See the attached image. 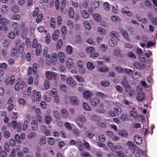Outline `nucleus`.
I'll return each instance as SVG.
<instances>
[{
    "mask_svg": "<svg viewBox=\"0 0 157 157\" xmlns=\"http://www.w3.org/2000/svg\"><path fill=\"white\" fill-rule=\"evenodd\" d=\"M113 111L115 113L118 114L121 113L122 110L120 107L117 106L113 109Z\"/></svg>",
    "mask_w": 157,
    "mask_h": 157,
    "instance_id": "45",
    "label": "nucleus"
},
{
    "mask_svg": "<svg viewBox=\"0 0 157 157\" xmlns=\"http://www.w3.org/2000/svg\"><path fill=\"white\" fill-rule=\"evenodd\" d=\"M91 119L95 122L99 121L100 120V118L98 116L94 115L91 116Z\"/></svg>",
    "mask_w": 157,
    "mask_h": 157,
    "instance_id": "42",
    "label": "nucleus"
},
{
    "mask_svg": "<svg viewBox=\"0 0 157 157\" xmlns=\"http://www.w3.org/2000/svg\"><path fill=\"white\" fill-rule=\"evenodd\" d=\"M68 14L71 18H73L74 16L75 12L73 7H70L69 8L68 11Z\"/></svg>",
    "mask_w": 157,
    "mask_h": 157,
    "instance_id": "23",
    "label": "nucleus"
},
{
    "mask_svg": "<svg viewBox=\"0 0 157 157\" xmlns=\"http://www.w3.org/2000/svg\"><path fill=\"white\" fill-rule=\"evenodd\" d=\"M0 23L2 25L7 26L9 24L10 21L6 18H2L0 19Z\"/></svg>",
    "mask_w": 157,
    "mask_h": 157,
    "instance_id": "15",
    "label": "nucleus"
},
{
    "mask_svg": "<svg viewBox=\"0 0 157 157\" xmlns=\"http://www.w3.org/2000/svg\"><path fill=\"white\" fill-rule=\"evenodd\" d=\"M7 67V65L5 63H3L0 64V70L4 71Z\"/></svg>",
    "mask_w": 157,
    "mask_h": 157,
    "instance_id": "52",
    "label": "nucleus"
},
{
    "mask_svg": "<svg viewBox=\"0 0 157 157\" xmlns=\"http://www.w3.org/2000/svg\"><path fill=\"white\" fill-rule=\"evenodd\" d=\"M96 95L97 97L99 99H105L108 97L107 94L100 91L97 92L96 93Z\"/></svg>",
    "mask_w": 157,
    "mask_h": 157,
    "instance_id": "11",
    "label": "nucleus"
},
{
    "mask_svg": "<svg viewBox=\"0 0 157 157\" xmlns=\"http://www.w3.org/2000/svg\"><path fill=\"white\" fill-rule=\"evenodd\" d=\"M84 27L87 30H90L91 28V24L87 21H85L83 23Z\"/></svg>",
    "mask_w": 157,
    "mask_h": 157,
    "instance_id": "28",
    "label": "nucleus"
},
{
    "mask_svg": "<svg viewBox=\"0 0 157 157\" xmlns=\"http://www.w3.org/2000/svg\"><path fill=\"white\" fill-rule=\"evenodd\" d=\"M98 69L99 71L103 72H106L109 71L108 68L103 65L101 66H99Z\"/></svg>",
    "mask_w": 157,
    "mask_h": 157,
    "instance_id": "17",
    "label": "nucleus"
},
{
    "mask_svg": "<svg viewBox=\"0 0 157 157\" xmlns=\"http://www.w3.org/2000/svg\"><path fill=\"white\" fill-rule=\"evenodd\" d=\"M101 84L104 87H107L109 85L108 82L106 80H104L102 81Z\"/></svg>",
    "mask_w": 157,
    "mask_h": 157,
    "instance_id": "55",
    "label": "nucleus"
},
{
    "mask_svg": "<svg viewBox=\"0 0 157 157\" xmlns=\"http://www.w3.org/2000/svg\"><path fill=\"white\" fill-rule=\"evenodd\" d=\"M110 36L112 39H116V40H119V38L120 35L119 33L116 31H113L110 33Z\"/></svg>",
    "mask_w": 157,
    "mask_h": 157,
    "instance_id": "8",
    "label": "nucleus"
},
{
    "mask_svg": "<svg viewBox=\"0 0 157 157\" xmlns=\"http://www.w3.org/2000/svg\"><path fill=\"white\" fill-rule=\"evenodd\" d=\"M77 66L79 73L81 74H84L85 72L84 62L81 60H78L77 63Z\"/></svg>",
    "mask_w": 157,
    "mask_h": 157,
    "instance_id": "1",
    "label": "nucleus"
},
{
    "mask_svg": "<svg viewBox=\"0 0 157 157\" xmlns=\"http://www.w3.org/2000/svg\"><path fill=\"white\" fill-rule=\"evenodd\" d=\"M59 61L62 63L65 62V56L64 53L63 52H59L58 55Z\"/></svg>",
    "mask_w": 157,
    "mask_h": 157,
    "instance_id": "16",
    "label": "nucleus"
},
{
    "mask_svg": "<svg viewBox=\"0 0 157 157\" xmlns=\"http://www.w3.org/2000/svg\"><path fill=\"white\" fill-rule=\"evenodd\" d=\"M93 18L94 20L97 22H100L101 20V16L98 13H95L94 14Z\"/></svg>",
    "mask_w": 157,
    "mask_h": 157,
    "instance_id": "25",
    "label": "nucleus"
},
{
    "mask_svg": "<svg viewBox=\"0 0 157 157\" xmlns=\"http://www.w3.org/2000/svg\"><path fill=\"white\" fill-rule=\"evenodd\" d=\"M144 94H143L139 93L137 94L136 97L137 99L139 101H142L144 99Z\"/></svg>",
    "mask_w": 157,
    "mask_h": 157,
    "instance_id": "29",
    "label": "nucleus"
},
{
    "mask_svg": "<svg viewBox=\"0 0 157 157\" xmlns=\"http://www.w3.org/2000/svg\"><path fill=\"white\" fill-rule=\"evenodd\" d=\"M80 142L79 141H76L74 140H71L70 142V144L77 147L79 145Z\"/></svg>",
    "mask_w": 157,
    "mask_h": 157,
    "instance_id": "46",
    "label": "nucleus"
},
{
    "mask_svg": "<svg viewBox=\"0 0 157 157\" xmlns=\"http://www.w3.org/2000/svg\"><path fill=\"white\" fill-rule=\"evenodd\" d=\"M123 149L122 147L121 146L116 145L114 146L113 148H112V151H117L121 150Z\"/></svg>",
    "mask_w": 157,
    "mask_h": 157,
    "instance_id": "35",
    "label": "nucleus"
},
{
    "mask_svg": "<svg viewBox=\"0 0 157 157\" xmlns=\"http://www.w3.org/2000/svg\"><path fill=\"white\" fill-rule=\"evenodd\" d=\"M85 135L87 138H92L94 135L93 132L90 131H86L85 133Z\"/></svg>",
    "mask_w": 157,
    "mask_h": 157,
    "instance_id": "38",
    "label": "nucleus"
},
{
    "mask_svg": "<svg viewBox=\"0 0 157 157\" xmlns=\"http://www.w3.org/2000/svg\"><path fill=\"white\" fill-rule=\"evenodd\" d=\"M83 107L85 110L87 111H90L91 110V108L90 107L88 104L86 102L83 103Z\"/></svg>",
    "mask_w": 157,
    "mask_h": 157,
    "instance_id": "44",
    "label": "nucleus"
},
{
    "mask_svg": "<svg viewBox=\"0 0 157 157\" xmlns=\"http://www.w3.org/2000/svg\"><path fill=\"white\" fill-rule=\"evenodd\" d=\"M48 142L50 145H53L54 144L55 139L52 137H49L48 138Z\"/></svg>",
    "mask_w": 157,
    "mask_h": 157,
    "instance_id": "54",
    "label": "nucleus"
},
{
    "mask_svg": "<svg viewBox=\"0 0 157 157\" xmlns=\"http://www.w3.org/2000/svg\"><path fill=\"white\" fill-rule=\"evenodd\" d=\"M63 43V42L62 40H58L56 44V48L57 49H59L61 48Z\"/></svg>",
    "mask_w": 157,
    "mask_h": 157,
    "instance_id": "51",
    "label": "nucleus"
},
{
    "mask_svg": "<svg viewBox=\"0 0 157 157\" xmlns=\"http://www.w3.org/2000/svg\"><path fill=\"white\" fill-rule=\"evenodd\" d=\"M73 77L80 83H83L84 82L83 78L80 75H74Z\"/></svg>",
    "mask_w": 157,
    "mask_h": 157,
    "instance_id": "26",
    "label": "nucleus"
},
{
    "mask_svg": "<svg viewBox=\"0 0 157 157\" xmlns=\"http://www.w3.org/2000/svg\"><path fill=\"white\" fill-rule=\"evenodd\" d=\"M26 86V85L24 81H22L21 82H18L17 83L14 87L16 91L18 90L19 89L22 90L23 88Z\"/></svg>",
    "mask_w": 157,
    "mask_h": 157,
    "instance_id": "4",
    "label": "nucleus"
},
{
    "mask_svg": "<svg viewBox=\"0 0 157 157\" xmlns=\"http://www.w3.org/2000/svg\"><path fill=\"white\" fill-rule=\"evenodd\" d=\"M43 18V15L42 14H39L37 17L36 20V22L39 23L40 22Z\"/></svg>",
    "mask_w": 157,
    "mask_h": 157,
    "instance_id": "56",
    "label": "nucleus"
},
{
    "mask_svg": "<svg viewBox=\"0 0 157 157\" xmlns=\"http://www.w3.org/2000/svg\"><path fill=\"white\" fill-rule=\"evenodd\" d=\"M124 71L125 73L129 75H132L134 72L132 70L127 68L125 69Z\"/></svg>",
    "mask_w": 157,
    "mask_h": 157,
    "instance_id": "60",
    "label": "nucleus"
},
{
    "mask_svg": "<svg viewBox=\"0 0 157 157\" xmlns=\"http://www.w3.org/2000/svg\"><path fill=\"white\" fill-rule=\"evenodd\" d=\"M46 137L45 136H44L40 138V144L41 146L44 145L45 143L46 140L45 139Z\"/></svg>",
    "mask_w": 157,
    "mask_h": 157,
    "instance_id": "47",
    "label": "nucleus"
},
{
    "mask_svg": "<svg viewBox=\"0 0 157 157\" xmlns=\"http://www.w3.org/2000/svg\"><path fill=\"white\" fill-rule=\"evenodd\" d=\"M8 36L9 38L12 39L15 37V33L13 32H11L8 34Z\"/></svg>",
    "mask_w": 157,
    "mask_h": 157,
    "instance_id": "63",
    "label": "nucleus"
},
{
    "mask_svg": "<svg viewBox=\"0 0 157 157\" xmlns=\"http://www.w3.org/2000/svg\"><path fill=\"white\" fill-rule=\"evenodd\" d=\"M32 128L33 130H35L37 129L38 125L37 121L34 120L32 121Z\"/></svg>",
    "mask_w": 157,
    "mask_h": 157,
    "instance_id": "27",
    "label": "nucleus"
},
{
    "mask_svg": "<svg viewBox=\"0 0 157 157\" xmlns=\"http://www.w3.org/2000/svg\"><path fill=\"white\" fill-rule=\"evenodd\" d=\"M47 57L49 59H51V63L52 64L54 65L56 64L57 59V55L56 53H54L52 54L51 58L49 54H47Z\"/></svg>",
    "mask_w": 157,
    "mask_h": 157,
    "instance_id": "6",
    "label": "nucleus"
},
{
    "mask_svg": "<svg viewBox=\"0 0 157 157\" xmlns=\"http://www.w3.org/2000/svg\"><path fill=\"white\" fill-rule=\"evenodd\" d=\"M127 56L132 58H135L136 56L132 51L128 52L127 53Z\"/></svg>",
    "mask_w": 157,
    "mask_h": 157,
    "instance_id": "53",
    "label": "nucleus"
},
{
    "mask_svg": "<svg viewBox=\"0 0 157 157\" xmlns=\"http://www.w3.org/2000/svg\"><path fill=\"white\" fill-rule=\"evenodd\" d=\"M46 77L49 80H52V73L49 71H47L46 74Z\"/></svg>",
    "mask_w": 157,
    "mask_h": 157,
    "instance_id": "50",
    "label": "nucleus"
},
{
    "mask_svg": "<svg viewBox=\"0 0 157 157\" xmlns=\"http://www.w3.org/2000/svg\"><path fill=\"white\" fill-rule=\"evenodd\" d=\"M86 51L88 53L91 54L94 52L95 50L93 47L90 46L86 48Z\"/></svg>",
    "mask_w": 157,
    "mask_h": 157,
    "instance_id": "30",
    "label": "nucleus"
},
{
    "mask_svg": "<svg viewBox=\"0 0 157 157\" xmlns=\"http://www.w3.org/2000/svg\"><path fill=\"white\" fill-rule=\"evenodd\" d=\"M33 94L34 97H36V101H40L41 94L39 91H37L34 90L33 91Z\"/></svg>",
    "mask_w": 157,
    "mask_h": 157,
    "instance_id": "12",
    "label": "nucleus"
},
{
    "mask_svg": "<svg viewBox=\"0 0 157 157\" xmlns=\"http://www.w3.org/2000/svg\"><path fill=\"white\" fill-rule=\"evenodd\" d=\"M104 8L106 11H108L109 9V5L107 2H105L104 3Z\"/></svg>",
    "mask_w": 157,
    "mask_h": 157,
    "instance_id": "62",
    "label": "nucleus"
},
{
    "mask_svg": "<svg viewBox=\"0 0 157 157\" xmlns=\"http://www.w3.org/2000/svg\"><path fill=\"white\" fill-rule=\"evenodd\" d=\"M41 46L40 44L38 43L37 47L36 48V55L37 56H39L40 54L41 51Z\"/></svg>",
    "mask_w": 157,
    "mask_h": 157,
    "instance_id": "31",
    "label": "nucleus"
},
{
    "mask_svg": "<svg viewBox=\"0 0 157 157\" xmlns=\"http://www.w3.org/2000/svg\"><path fill=\"white\" fill-rule=\"evenodd\" d=\"M81 155L82 157H91V155L90 154L87 152H82L81 154Z\"/></svg>",
    "mask_w": 157,
    "mask_h": 157,
    "instance_id": "64",
    "label": "nucleus"
},
{
    "mask_svg": "<svg viewBox=\"0 0 157 157\" xmlns=\"http://www.w3.org/2000/svg\"><path fill=\"white\" fill-rule=\"evenodd\" d=\"M66 65L68 68L71 67L73 64V59L71 58H68L66 62Z\"/></svg>",
    "mask_w": 157,
    "mask_h": 157,
    "instance_id": "20",
    "label": "nucleus"
},
{
    "mask_svg": "<svg viewBox=\"0 0 157 157\" xmlns=\"http://www.w3.org/2000/svg\"><path fill=\"white\" fill-rule=\"evenodd\" d=\"M53 115L55 118L57 120L60 119V115L59 112L57 111H55L53 112Z\"/></svg>",
    "mask_w": 157,
    "mask_h": 157,
    "instance_id": "33",
    "label": "nucleus"
},
{
    "mask_svg": "<svg viewBox=\"0 0 157 157\" xmlns=\"http://www.w3.org/2000/svg\"><path fill=\"white\" fill-rule=\"evenodd\" d=\"M98 31L100 33L105 34L106 33L105 30L101 27H98Z\"/></svg>",
    "mask_w": 157,
    "mask_h": 157,
    "instance_id": "59",
    "label": "nucleus"
},
{
    "mask_svg": "<svg viewBox=\"0 0 157 157\" xmlns=\"http://www.w3.org/2000/svg\"><path fill=\"white\" fill-rule=\"evenodd\" d=\"M66 51L68 54H71L73 52L72 48L71 45L67 46L66 48Z\"/></svg>",
    "mask_w": 157,
    "mask_h": 157,
    "instance_id": "37",
    "label": "nucleus"
},
{
    "mask_svg": "<svg viewBox=\"0 0 157 157\" xmlns=\"http://www.w3.org/2000/svg\"><path fill=\"white\" fill-rule=\"evenodd\" d=\"M38 44L37 40L36 39H34L33 41V47L34 48H36L37 47Z\"/></svg>",
    "mask_w": 157,
    "mask_h": 157,
    "instance_id": "58",
    "label": "nucleus"
},
{
    "mask_svg": "<svg viewBox=\"0 0 157 157\" xmlns=\"http://www.w3.org/2000/svg\"><path fill=\"white\" fill-rule=\"evenodd\" d=\"M19 10V7L17 5H13L11 8V11L14 13H17Z\"/></svg>",
    "mask_w": 157,
    "mask_h": 157,
    "instance_id": "18",
    "label": "nucleus"
},
{
    "mask_svg": "<svg viewBox=\"0 0 157 157\" xmlns=\"http://www.w3.org/2000/svg\"><path fill=\"white\" fill-rule=\"evenodd\" d=\"M87 68L89 70L92 71L95 68V66L93 63L90 62H88L86 64Z\"/></svg>",
    "mask_w": 157,
    "mask_h": 157,
    "instance_id": "21",
    "label": "nucleus"
},
{
    "mask_svg": "<svg viewBox=\"0 0 157 157\" xmlns=\"http://www.w3.org/2000/svg\"><path fill=\"white\" fill-rule=\"evenodd\" d=\"M61 114L62 116L65 118H67L68 116L67 111L65 109H62L61 111Z\"/></svg>",
    "mask_w": 157,
    "mask_h": 157,
    "instance_id": "36",
    "label": "nucleus"
},
{
    "mask_svg": "<svg viewBox=\"0 0 157 157\" xmlns=\"http://www.w3.org/2000/svg\"><path fill=\"white\" fill-rule=\"evenodd\" d=\"M66 82L68 85L72 87H74L76 85V82L72 78H67Z\"/></svg>",
    "mask_w": 157,
    "mask_h": 157,
    "instance_id": "7",
    "label": "nucleus"
},
{
    "mask_svg": "<svg viewBox=\"0 0 157 157\" xmlns=\"http://www.w3.org/2000/svg\"><path fill=\"white\" fill-rule=\"evenodd\" d=\"M117 40L116 39H112L111 38L109 40V43L110 45L111 46H115L117 43Z\"/></svg>",
    "mask_w": 157,
    "mask_h": 157,
    "instance_id": "22",
    "label": "nucleus"
},
{
    "mask_svg": "<svg viewBox=\"0 0 157 157\" xmlns=\"http://www.w3.org/2000/svg\"><path fill=\"white\" fill-rule=\"evenodd\" d=\"M83 96L85 99H89L91 97L93 96L92 92L88 91H86L83 94Z\"/></svg>",
    "mask_w": 157,
    "mask_h": 157,
    "instance_id": "14",
    "label": "nucleus"
},
{
    "mask_svg": "<svg viewBox=\"0 0 157 157\" xmlns=\"http://www.w3.org/2000/svg\"><path fill=\"white\" fill-rule=\"evenodd\" d=\"M142 60H143L144 61V63H139L137 62H135L134 63V67L139 69L140 70L141 69H143L144 68L146 67V65L144 63V62L146 63V59L145 57H142Z\"/></svg>",
    "mask_w": 157,
    "mask_h": 157,
    "instance_id": "2",
    "label": "nucleus"
},
{
    "mask_svg": "<svg viewBox=\"0 0 157 157\" xmlns=\"http://www.w3.org/2000/svg\"><path fill=\"white\" fill-rule=\"evenodd\" d=\"M66 4V1L65 0H63L62 1L60 9L61 11H63L64 7L65 6Z\"/></svg>",
    "mask_w": 157,
    "mask_h": 157,
    "instance_id": "57",
    "label": "nucleus"
},
{
    "mask_svg": "<svg viewBox=\"0 0 157 157\" xmlns=\"http://www.w3.org/2000/svg\"><path fill=\"white\" fill-rule=\"evenodd\" d=\"M122 121H128L129 120L127 115L125 114H123L121 117H118Z\"/></svg>",
    "mask_w": 157,
    "mask_h": 157,
    "instance_id": "32",
    "label": "nucleus"
},
{
    "mask_svg": "<svg viewBox=\"0 0 157 157\" xmlns=\"http://www.w3.org/2000/svg\"><path fill=\"white\" fill-rule=\"evenodd\" d=\"M20 19V16L19 15L16 14H12L10 17V19L18 21Z\"/></svg>",
    "mask_w": 157,
    "mask_h": 157,
    "instance_id": "34",
    "label": "nucleus"
},
{
    "mask_svg": "<svg viewBox=\"0 0 157 157\" xmlns=\"http://www.w3.org/2000/svg\"><path fill=\"white\" fill-rule=\"evenodd\" d=\"M98 140L102 142H104L105 140V136L104 135H99L98 136Z\"/></svg>",
    "mask_w": 157,
    "mask_h": 157,
    "instance_id": "49",
    "label": "nucleus"
},
{
    "mask_svg": "<svg viewBox=\"0 0 157 157\" xmlns=\"http://www.w3.org/2000/svg\"><path fill=\"white\" fill-rule=\"evenodd\" d=\"M26 4L27 7L30 8L33 6V0H27Z\"/></svg>",
    "mask_w": 157,
    "mask_h": 157,
    "instance_id": "48",
    "label": "nucleus"
},
{
    "mask_svg": "<svg viewBox=\"0 0 157 157\" xmlns=\"http://www.w3.org/2000/svg\"><path fill=\"white\" fill-rule=\"evenodd\" d=\"M45 122L48 124H49L52 121V118L49 115H46L44 119Z\"/></svg>",
    "mask_w": 157,
    "mask_h": 157,
    "instance_id": "43",
    "label": "nucleus"
},
{
    "mask_svg": "<svg viewBox=\"0 0 157 157\" xmlns=\"http://www.w3.org/2000/svg\"><path fill=\"white\" fill-rule=\"evenodd\" d=\"M134 141L138 145H140L142 143V139L138 135H136L134 137Z\"/></svg>",
    "mask_w": 157,
    "mask_h": 157,
    "instance_id": "9",
    "label": "nucleus"
},
{
    "mask_svg": "<svg viewBox=\"0 0 157 157\" xmlns=\"http://www.w3.org/2000/svg\"><path fill=\"white\" fill-rule=\"evenodd\" d=\"M25 47V44L24 43H21V44L19 48L18 52L20 54H21L23 53L24 48Z\"/></svg>",
    "mask_w": 157,
    "mask_h": 157,
    "instance_id": "39",
    "label": "nucleus"
},
{
    "mask_svg": "<svg viewBox=\"0 0 157 157\" xmlns=\"http://www.w3.org/2000/svg\"><path fill=\"white\" fill-rule=\"evenodd\" d=\"M15 79V76L14 75L12 76L11 77L8 78L5 81L6 84L7 85L10 84V85H12L14 82Z\"/></svg>",
    "mask_w": 157,
    "mask_h": 157,
    "instance_id": "10",
    "label": "nucleus"
},
{
    "mask_svg": "<svg viewBox=\"0 0 157 157\" xmlns=\"http://www.w3.org/2000/svg\"><path fill=\"white\" fill-rule=\"evenodd\" d=\"M70 102L73 105L78 106L79 103V99L77 97L75 96H73L70 97Z\"/></svg>",
    "mask_w": 157,
    "mask_h": 157,
    "instance_id": "5",
    "label": "nucleus"
},
{
    "mask_svg": "<svg viewBox=\"0 0 157 157\" xmlns=\"http://www.w3.org/2000/svg\"><path fill=\"white\" fill-rule=\"evenodd\" d=\"M127 145L128 149L134 150L136 148V146L134 145L131 142L129 141L127 143Z\"/></svg>",
    "mask_w": 157,
    "mask_h": 157,
    "instance_id": "24",
    "label": "nucleus"
},
{
    "mask_svg": "<svg viewBox=\"0 0 157 157\" xmlns=\"http://www.w3.org/2000/svg\"><path fill=\"white\" fill-rule=\"evenodd\" d=\"M121 85L125 87V90L126 92H128L130 90L131 87L129 85L128 82L127 80V77L126 76L123 77V79Z\"/></svg>",
    "mask_w": 157,
    "mask_h": 157,
    "instance_id": "3",
    "label": "nucleus"
},
{
    "mask_svg": "<svg viewBox=\"0 0 157 157\" xmlns=\"http://www.w3.org/2000/svg\"><path fill=\"white\" fill-rule=\"evenodd\" d=\"M118 134L122 137H126L128 135L127 132L125 130H121L118 132Z\"/></svg>",
    "mask_w": 157,
    "mask_h": 157,
    "instance_id": "41",
    "label": "nucleus"
},
{
    "mask_svg": "<svg viewBox=\"0 0 157 157\" xmlns=\"http://www.w3.org/2000/svg\"><path fill=\"white\" fill-rule=\"evenodd\" d=\"M99 5V2L98 1H95L93 2L92 6L93 8L96 9Z\"/></svg>",
    "mask_w": 157,
    "mask_h": 157,
    "instance_id": "61",
    "label": "nucleus"
},
{
    "mask_svg": "<svg viewBox=\"0 0 157 157\" xmlns=\"http://www.w3.org/2000/svg\"><path fill=\"white\" fill-rule=\"evenodd\" d=\"M100 102V101L97 98H94L90 100V104L93 106H96Z\"/></svg>",
    "mask_w": 157,
    "mask_h": 157,
    "instance_id": "19",
    "label": "nucleus"
},
{
    "mask_svg": "<svg viewBox=\"0 0 157 157\" xmlns=\"http://www.w3.org/2000/svg\"><path fill=\"white\" fill-rule=\"evenodd\" d=\"M82 17L85 19H88L89 17L88 13L85 10H83L82 13Z\"/></svg>",
    "mask_w": 157,
    "mask_h": 157,
    "instance_id": "40",
    "label": "nucleus"
},
{
    "mask_svg": "<svg viewBox=\"0 0 157 157\" xmlns=\"http://www.w3.org/2000/svg\"><path fill=\"white\" fill-rule=\"evenodd\" d=\"M121 32L124 38L128 41H130V40L129 38L128 33L126 31L122 29L121 30Z\"/></svg>",
    "mask_w": 157,
    "mask_h": 157,
    "instance_id": "13",
    "label": "nucleus"
}]
</instances>
